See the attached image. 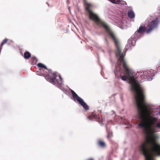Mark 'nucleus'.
Returning <instances> with one entry per match:
<instances>
[{
    "label": "nucleus",
    "mask_w": 160,
    "mask_h": 160,
    "mask_svg": "<svg viewBox=\"0 0 160 160\" xmlns=\"http://www.w3.org/2000/svg\"><path fill=\"white\" fill-rule=\"evenodd\" d=\"M132 89L136 93L135 96L136 106L140 118L144 119L146 115L149 116L148 120L151 125L157 121V119L150 116L152 112L149 110L148 105L145 102L143 90L140 85L134 80L132 84Z\"/></svg>",
    "instance_id": "nucleus-1"
},
{
    "label": "nucleus",
    "mask_w": 160,
    "mask_h": 160,
    "mask_svg": "<svg viewBox=\"0 0 160 160\" xmlns=\"http://www.w3.org/2000/svg\"><path fill=\"white\" fill-rule=\"evenodd\" d=\"M97 25L103 27L108 35L113 40L117 50L116 55L117 56H120L118 61L122 63L123 68L126 74L130 78H131L133 73V71L130 68L127 64V62L124 58V54L123 53H121V46L115 34L110 29L108 26L103 21H101Z\"/></svg>",
    "instance_id": "nucleus-2"
},
{
    "label": "nucleus",
    "mask_w": 160,
    "mask_h": 160,
    "mask_svg": "<svg viewBox=\"0 0 160 160\" xmlns=\"http://www.w3.org/2000/svg\"><path fill=\"white\" fill-rule=\"evenodd\" d=\"M48 71V73L46 74V71L41 69H40V72H38V74L41 76H44L48 81L52 84L61 86L62 84V79L61 76H59L60 80H58L56 78L57 76L56 72H53L51 69H49Z\"/></svg>",
    "instance_id": "nucleus-3"
},
{
    "label": "nucleus",
    "mask_w": 160,
    "mask_h": 160,
    "mask_svg": "<svg viewBox=\"0 0 160 160\" xmlns=\"http://www.w3.org/2000/svg\"><path fill=\"white\" fill-rule=\"evenodd\" d=\"M158 22V18H156L154 20H152L148 24L147 28L146 27L141 25L139 27L138 29L135 32L134 37L135 38L139 37L140 35L144 34L145 32L147 33H149L157 26Z\"/></svg>",
    "instance_id": "nucleus-4"
},
{
    "label": "nucleus",
    "mask_w": 160,
    "mask_h": 160,
    "mask_svg": "<svg viewBox=\"0 0 160 160\" xmlns=\"http://www.w3.org/2000/svg\"><path fill=\"white\" fill-rule=\"evenodd\" d=\"M85 7L86 10L89 13V17L90 19L94 21L97 24L101 21L98 16L96 14L93 13L91 10L90 8L92 6L91 4L89 3L84 1Z\"/></svg>",
    "instance_id": "nucleus-5"
},
{
    "label": "nucleus",
    "mask_w": 160,
    "mask_h": 160,
    "mask_svg": "<svg viewBox=\"0 0 160 160\" xmlns=\"http://www.w3.org/2000/svg\"><path fill=\"white\" fill-rule=\"evenodd\" d=\"M71 92L72 93V96L74 99V100L76 99L79 103L81 105L84 109L86 110H89V107L83 101V100L80 97H79L73 90H71Z\"/></svg>",
    "instance_id": "nucleus-6"
},
{
    "label": "nucleus",
    "mask_w": 160,
    "mask_h": 160,
    "mask_svg": "<svg viewBox=\"0 0 160 160\" xmlns=\"http://www.w3.org/2000/svg\"><path fill=\"white\" fill-rule=\"evenodd\" d=\"M153 74L150 71H148L144 72L141 75L143 76V78L149 80H152L153 76Z\"/></svg>",
    "instance_id": "nucleus-7"
},
{
    "label": "nucleus",
    "mask_w": 160,
    "mask_h": 160,
    "mask_svg": "<svg viewBox=\"0 0 160 160\" xmlns=\"http://www.w3.org/2000/svg\"><path fill=\"white\" fill-rule=\"evenodd\" d=\"M88 119L90 120H93L94 119L99 118V116L94 112L92 113L91 115L87 117Z\"/></svg>",
    "instance_id": "nucleus-8"
},
{
    "label": "nucleus",
    "mask_w": 160,
    "mask_h": 160,
    "mask_svg": "<svg viewBox=\"0 0 160 160\" xmlns=\"http://www.w3.org/2000/svg\"><path fill=\"white\" fill-rule=\"evenodd\" d=\"M128 16L130 18H133L135 17V14L132 10H129L128 11Z\"/></svg>",
    "instance_id": "nucleus-9"
},
{
    "label": "nucleus",
    "mask_w": 160,
    "mask_h": 160,
    "mask_svg": "<svg viewBox=\"0 0 160 160\" xmlns=\"http://www.w3.org/2000/svg\"><path fill=\"white\" fill-rule=\"evenodd\" d=\"M31 57V54L28 51L24 53V58L26 59H28Z\"/></svg>",
    "instance_id": "nucleus-10"
},
{
    "label": "nucleus",
    "mask_w": 160,
    "mask_h": 160,
    "mask_svg": "<svg viewBox=\"0 0 160 160\" xmlns=\"http://www.w3.org/2000/svg\"><path fill=\"white\" fill-rule=\"evenodd\" d=\"M37 59L35 57H32L31 59V64H35L37 62Z\"/></svg>",
    "instance_id": "nucleus-11"
},
{
    "label": "nucleus",
    "mask_w": 160,
    "mask_h": 160,
    "mask_svg": "<svg viewBox=\"0 0 160 160\" xmlns=\"http://www.w3.org/2000/svg\"><path fill=\"white\" fill-rule=\"evenodd\" d=\"M98 145L101 147H105V144L101 140H99L98 142Z\"/></svg>",
    "instance_id": "nucleus-12"
},
{
    "label": "nucleus",
    "mask_w": 160,
    "mask_h": 160,
    "mask_svg": "<svg viewBox=\"0 0 160 160\" xmlns=\"http://www.w3.org/2000/svg\"><path fill=\"white\" fill-rule=\"evenodd\" d=\"M38 66L39 68H44L46 70H48L46 66H45V65H44V64H42V63H38Z\"/></svg>",
    "instance_id": "nucleus-13"
},
{
    "label": "nucleus",
    "mask_w": 160,
    "mask_h": 160,
    "mask_svg": "<svg viewBox=\"0 0 160 160\" xmlns=\"http://www.w3.org/2000/svg\"><path fill=\"white\" fill-rule=\"evenodd\" d=\"M107 133H108L107 138H110L112 136V133L111 131H108Z\"/></svg>",
    "instance_id": "nucleus-14"
},
{
    "label": "nucleus",
    "mask_w": 160,
    "mask_h": 160,
    "mask_svg": "<svg viewBox=\"0 0 160 160\" xmlns=\"http://www.w3.org/2000/svg\"><path fill=\"white\" fill-rule=\"evenodd\" d=\"M8 40V39L5 38L2 41V42L1 46H0V47L2 48L1 47L4 44L6 43Z\"/></svg>",
    "instance_id": "nucleus-15"
},
{
    "label": "nucleus",
    "mask_w": 160,
    "mask_h": 160,
    "mask_svg": "<svg viewBox=\"0 0 160 160\" xmlns=\"http://www.w3.org/2000/svg\"><path fill=\"white\" fill-rule=\"evenodd\" d=\"M138 126L141 128H144L145 126V124L144 123L142 122L139 123Z\"/></svg>",
    "instance_id": "nucleus-16"
},
{
    "label": "nucleus",
    "mask_w": 160,
    "mask_h": 160,
    "mask_svg": "<svg viewBox=\"0 0 160 160\" xmlns=\"http://www.w3.org/2000/svg\"><path fill=\"white\" fill-rule=\"evenodd\" d=\"M120 77L123 81H126L127 79V77L125 76H120Z\"/></svg>",
    "instance_id": "nucleus-17"
},
{
    "label": "nucleus",
    "mask_w": 160,
    "mask_h": 160,
    "mask_svg": "<svg viewBox=\"0 0 160 160\" xmlns=\"http://www.w3.org/2000/svg\"><path fill=\"white\" fill-rule=\"evenodd\" d=\"M120 2L121 4L123 5H125L127 4V3L125 1H124L122 0H121V1Z\"/></svg>",
    "instance_id": "nucleus-18"
},
{
    "label": "nucleus",
    "mask_w": 160,
    "mask_h": 160,
    "mask_svg": "<svg viewBox=\"0 0 160 160\" xmlns=\"http://www.w3.org/2000/svg\"><path fill=\"white\" fill-rule=\"evenodd\" d=\"M116 0H112L111 2L114 4H117Z\"/></svg>",
    "instance_id": "nucleus-19"
},
{
    "label": "nucleus",
    "mask_w": 160,
    "mask_h": 160,
    "mask_svg": "<svg viewBox=\"0 0 160 160\" xmlns=\"http://www.w3.org/2000/svg\"><path fill=\"white\" fill-rule=\"evenodd\" d=\"M157 127H158V128H160V123H158L157 124Z\"/></svg>",
    "instance_id": "nucleus-20"
},
{
    "label": "nucleus",
    "mask_w": 160,
    "mask_h": 160,
    "mask_svg": "<svg viewBox=\"0 0 160 160\" xmlns=\"http://www.w3.org/2000/svg\"><path fill=\"white\" fill-rule=\"evenodd\" d=\"M116 0V3H117V2H120L121 1V0Z\"/></svg>",
    "instance_id": "nucleus-21"
},
{
    "label": "nucleus",
    "mask_w": 160,
    "mask_h": 160,
    "mask_svg": "<svg viewBox=\"0 0 160 160\" xmlns=\"http://www.w3.org/2000/svg\"><path fill=\"white\" fill-rule=\"evenodd\" d=\"M130 42H131V40H128V42H129V43H131Z\"/></svg>",
    "instance_id": "nucleus-22"
},
{
    "label": "nucleus",
    "mask_w": 160,
    "mask_h": 160,
    "mask_svg": "<svg viewBox=\"0 0 160 160\" xmlns=\"http://www.w3.org/2000/svg\"><path fill=\"white\" fill-rule=\"evenodd\" d=\"M143 130H152V129H144Z\"/></svg>",
    "instance_id": "nucleus-23"
},
{
    "label": "nucleus",
    "mask_w": 160,
    "mask_h": 160,
    "mask_svg": "<svg viewBox=\"0 0 160 160\" xmlns=\"http://www.w3.org/2000/svg\"><path fill=\"white\" fill-rule=\"evenodd\" d=\"M152 17H150V19H149V20H151L152 19Z\"/></svg>",
    "instance_id": "nucleus-24"
},
{
    "label": "nucleus",
    "mask_w": 160,
    "mask_h": 160,
    "mask_svg": "<svg viewBox=\"0 0 160 160\" xmlns=\"http://www.w3.org/2000/svg\"><path fill=\"white\" fill-rule=\"evenodd\" d=\"M105 40H106V41H107V39H105Z\"/></svg>",
    "instance_id": "nucleus-25"
},
{
    "label": "nucleus",
    "mask_w": 160,
    "mask_h": 160,
    "mask_svg": "<svg viewBox=\"0 0 160 160\" xmlns=\"http://www.w3.org/2000/svg\"><path fill=\"white\" fill-rule=\"evenodd\" d=\"M84 1H86V0H84Z\"/></svg>",
    "instance_id": "nucleus-26"
}]
</instances>
